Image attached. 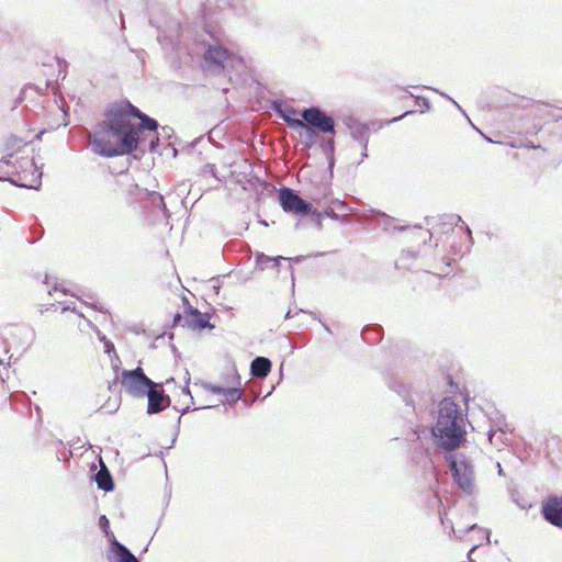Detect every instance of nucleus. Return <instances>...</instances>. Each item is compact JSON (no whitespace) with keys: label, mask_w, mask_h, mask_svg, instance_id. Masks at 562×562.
Returning <instances> with one entry per match:
<instances>
[{"label":"nucleus","mask_w":562,"mask_h":562,"mask_svg":"<svg viewBox=\"0 0 562 562\" xmlns=\"http://www.w3.org/2000/svg\"><path fill=\"white\" fill-rule=\"evenodd\" d=\"M157 122L140 112L128 101L112 104L105 119L89 134L94 153L105 156H123L135 151L143 130L156 131Z\"/></svg>","instance_id":"obj_1"},{"label":"nucleus","mask_w":562,"mask_h":562,"mask_svg":"<svg viewBox=\"0 0 562 562\" xmlns=\"http://www.w3.org/2000/svg\"><path fill=\"white\" fill-rule=\"evenodd\" d=\"M432 435L446 450H454L465 440V422L460 406L450 397L439 403L438 418Z\"/></svg>","instance_id":"obj_2"},{"label":"nucleus","mask_w":562,"mask_h":562,"mask_svg":"<svg viewBox=\"0 0 562 562\" xmlns=\"http://www.w3.org/2000/svg\"><path fill=\"white\" fill-rule=\"evenodd\" d=\"M279 202L282 210L286 213L296 216H306L310 214L316 217L322 216L321 212L314 209L311 203L303 200L290 188H282L279 190Z\"/></svg>","instance_id":"obj_3"},{"label":"nucleus","mask_w":562,"mask_h":562,"mask_svg":"<svg viewBox=\"0 0 562 562\" xmlns=\"http://www.w3.org/2000/svg\"><path fill=\"white\" fill-rule=\"evenodd\" d=\"M122 386L126 393L135 397H143L153 381L147 378L142 368L122 372Z\"/></svg>","instance_id":"obj_4"},{"label":"nucleus","mask_w":562,"mask_h":562,"mask_svg":"<svg viewBox=\"0 0 562 562\" xmlns=\"http://www.w3.org/2000/svg\"><path fill=\"white\" fill-rule=\"evenodd\" d=\"M175 325L188 327L190 329H204L206 327L213 328L210 324V315L201 313L198 308L188 305L182 315L177 314L173 318Z\"/></svg>","instance_id":"obj_5"},{"label":"nucleus","mask_w":562,"mask_h":562,"mask_svg":"<svg viewBox=\"0 0 562 562\" xmlns=\"http://www.w3.org/2000/svg\"><path fill=\"white\" fill-rule=\"evenodd\" d=\"M449 465L453 480L459 487L467 493H471L474 487L472 467L465 461H457L453 457L449 458Z\"/></svg>","instance_id":"obj_6"},{"label":"nucleus","mask_w":562,"mask_h":562,"mask_svg":"<svg viewBox=\"0 0 562 562\" xmlns=\"http://www.w3.org/2000/svg\"><path fill=\"white\" fill-rule=\"evenodd\" d=\"M302 117L308 127H315L322 133H333L335 130L334 119L326 115L318 108L304 110Z\"/></svg>","instance_id":"obj_7"},{"label":"nucleus","mask_w":562,"mask_h":562,"mask_svg":"<svg viewBox=\"0 0 562 562\" xmlns=\"http://www.w3.org/2000/svg\"><path fill=\"white\" fill-rule=\"evenodd\" d=\"M145 395L148 397L147 412L149 414L159 413L170 405V398L165 394L161 384L153 382Z\"/></svg>","instance_id":"obj_8"},{"label":"nucleus","mask_w":562,"mask_h":562,"mask_svg":"<svg viewBox=\"0 0 562 562\" xmlns=\"http://www.w3.org/2000/svg\"><path fill=\"white\" fill-rule=\"evenodd\" d=\"M41 172L33 160H26L22 170L16 172L15 182L21 187L36 188L40 184Z\"/></svg>","instance_id":"obj_9"},{"label":"nucleus","mask_w":562,"mask_h":562,"mask_svg":"<svg viewBox=\"0 0 562 562\" xmlns=\"http://www.w3.org/2000/svg\"><path fill=\"white\" fill-rule=\"evenodd\" d=\"M544 519L551 525L562 528V498L549 497L544 501L541 510Z\"/></svg>","instance_id":"obj_10"},{"label":"nucleus","mask_w":562,"mask_h":562,"mask_svg":"<svg viewBox=\"0 0 562 562\" xmlns=\"http://www.w3.org/2000/svg\"><path fill=\"white\" fill-rule=\"evenodd\" d=\"M234 54L221 45L210 46L205 52L204 59L216 66L224 67L225 63L229 60Z\"/></svg>","instance_id":"obj_11"},{"label":"nucleus","mask_w":562,"mask_h":562,"mask_svg":"<svg viewBox=\"0 0 562 562\" xmlns=\"http://www.w3.org/2000/svg\"><path fill=\"white\" fill-rule=\"evenodd\" d=\"M280 114L292 130H305L310 136L314 134L313 130L304 121L295 117L297 113L294 109L283 110Z\"/></svg>","instance_id":"obj_12"},{"label":"nucleus","mask_w":562,"mask_h":562,"mask_svg":"<svg viewBox=\"0 0 562 562\" xmlns=\"http://www.w3.org/2000/svg\"><path fill=\"white\" fill-rule=\"evenodd\" d=\"M27 143L29 142L26 139L15 136V135H12V136L8 137L7 140L4 142L3 153L8 157H13L14 155L21 153L24 149V147L27 145Z\"/></svg>","instance_id":"obj_13"},{"label":"nucleus","mask_w":562,"mask_h":562,"mask_svg":"<svg viewBox=\"0 0 562 562\" xmlns=\"http://www.w3.org/2000/svg\"><path fill=\"white\" fill-rule=\"evenodd\" d=\"M111 552L116 562H139L126 547L115 539L111 543Z\"/></svg>","instance_id":"obj_14"},{"label":"nucleus","mask_w":562,"mask_h":562,"mask_svg":"<svg viewBox=\"0 0 562 562\" xmlns=\"http://www.w3.org/2000/svg\"><path fill=\"white\" fill-rule=\"evenodd\" d=\"M250 369L254 376L263 379L271 371V361L265 357H257L252 360Z\"/></svg>","instance_id":"obj_15"},{"label":"nucleus","mask_w":562,"mask_h":562,"mask_svg":"<svg viewBox=\"0 0 562 562\" xmlns=\"http://www.w3.org/2000/svg\"><path fill=\"white\" fill-rule=\"evenodd\" d=\"M95 482L98 487L105 492H110L114 488L112 476L103 463H101V469L95 474Z\"/></svg>","instance_id":"obj_16"},{"label":"nucleus","mask_w":562,"mask_h":562,"mask_svg":"<svg viewBox=\"0 0 562 562\" xmlns=\"http://www.w3.org/2000/svg\"><path fill=\"white\" fill-rule=\"evenodd\" d=\"M286 258L282 257V256H278V257H274V258H270V257H267V256H263L261 255L259 258H258V262L260 265H267L269 262H273V265L277 267L279 265V261L280 260H285Z\"/></svg>","instance_id":"obj_17"},{"label":"nucleus","mask_w":562,"mask_h":562,"mask_svg":"<svg viewBox=\"0 0 562 562\" xmlns=\"http://www.w3.org/2000/svg\"><path fill=\"white\" fill-rule=\"evenodd\" d=\"M225 396L232 401H237L240 398L243 391L240 389H228L226 391H223Z\"/></svg>","instance_id":"obj_18"},{"label":"nucleus","mask_w":562,"mask_h":562,"mask_svg":"<svg viewBox=\"0 0 562 562\" xmlns=\"http://www.w3.org/2000/svg\"><path fill=\"white\" fill-rule=\"evenodd\" d=\"M67 318L72 323V324H79L80 321L82 319V315L79 314V313H76L75 311H70Z\"/></svg>","instance_id":"obj_19"},{"label":"nucleus","mask_w":562,"mask_h":562,"mask_svg":"<svg viewBox=\"0 0 562 562\" xmlns=\"http://www.w3.org/2000/svg\"><path fill=\"white\" fill-rule=\"evenodd\" d=\"M321 214H322V216L317 217L318 221H321V218H323L324 216H327V217H329V216L335 217L336 216L333 210H326L324 213L321 212Z\"/></svg>","instance_id":"obj_20"},{"label":"nucleus","mask_w":562,"mask_h":562,"mask_svg":"<svg viewBox=\"0 0 562 562\" xmlns=\"http://www.w3.org/2000/svg\"><path fill=\"white\" fill-rule=\"evenodd\" d=\"M132 189L130 190V193H134V192H138L139 191V188L137 184H131L130 186Z\"/></svg>","instance_id":"obj_21"},{"label":"nucleus","mask_w":562,"mask_h":562,"mask_svg":"<svg viewBox=\"0 0 562 562\" xmlns=\"http://www.w3.org/2000/svg\"><path fill=\"white\" fill-rule=\"evenodd\" d=\"M3 179H7V177L0 173V180H3Z\"/></svg>","instance_id":"obj_22"}]
</instances>
